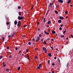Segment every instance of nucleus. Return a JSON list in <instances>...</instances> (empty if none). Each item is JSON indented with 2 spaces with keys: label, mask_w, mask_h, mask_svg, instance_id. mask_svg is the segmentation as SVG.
<instances>
[{
  "label": "nucleus",
  "mask_w": 73,
  "mask_h": 73,
  "mask_svg": "<svg viewBox=\"0 0 73 73\" xmlns=\"http://www.w3.org/2000/svg\"><path fill=\"white\" fill-rule=\"evenodd\" d=\"M24 18V17L18 16V20H23V19Z\"/></svg>",
  "instance_id": "nucleus-1"
},
{
  "label": "nucleus",
  "mask_w": 73,
  "mask_h": 73,
  "mask_svg": "<svg viewBox=\"0 0 73 73\" xmlns=\"http://www.w3.org/2000/svg\"><path fill=\"white\" fill-rule=\"evenodd\" d=\"M18 27H20L21 25V22H20V21H19L18 22Z\"/></svg>",
  "instance_id": "nucleus-2"
},
{
  "label": "nucleus",
  "mask_w": 73,
  "mask_h": 73,
  "mask_svg": "<svg viewBox=\"0 0 73 73\" xmlns=\"http://www.w3.org/2000/svg\"><path fill=\"white\" fill-rule=\"evenodd\" d=\"M40 37L39 36H37L36 38V42L38 41V40H40Z\"/></svg>",
  "instance_id": "nucleus-3"
},
{
  "label": "nucleus",
  "mask_w": 73,
  "mask_h": 73,
  "mask_svg": "<svg viewBox=\"0 0 73 73\" xmlns=\"http://www.w3.org/2000/svg\"><path fill=\"white\" fill-rule=\"evenodd\" d=\"M59 18L60 20H63V19H64V17H63L62 16H60L59 17Z\"/></svg>",
  "instance_id": "nucleus-4"
},
{
  "label": "nucleus",
  "mask_w": 73,
  "mask_h": 73,
  "mask_svg": "<svg viewBox=\"0 0 73 73\" xmlns=\"http://www.w3.org/2000/svg\"><path fill=\"white\" fill-rule=\"evenodd\" d=\"M58 2H60L61 3H63V1L62 0H58Z\"/></svg>",
  "instance_id": "nucleus-5"
},
{
  "label": "nucleus",
  "mask_w": 73,
  "mask_h": 73,
  "mask_svg": "<svg viewBox=\"0 0 73 73\" xmlns=\"http://www.w3.org/2000/svg\"><path fill=\"white\" fill-rule=\"evenodd\" d=\"M48 55L49 57H52V54L51 53H49L48 54Z\"/></svg>",
  "instance_id": "nucleus-6"
},
{
  "label": "nucleus",
  "mask_w": 73,
  "mask_h": 73,
  "mask_svg": "<svg viewBox=\"0 0 73 73\" xmlns=\"http://www.w3.org/2000/svg\"><path fill=\"white\" fill-rule=\"evenodd\" d=\"M42 49L43 50L45 51L46 50V48H45V47H43L42 48Z\"/></svg>",
  "instance_id": "nucleus-7"
},
{
  "label": "nucleus",
  "mask_w": 73,
  "mask_h": 73,
  "mask_svg": "<svg viewBox=\"0 0 73 73\" xmlns=\"http://www.w3.org/2000/svg\"><path fill=\"white\" fill-rule=\"evenodd\" d=\"M62 21L61 20H59L58 21V23H61Z\"/></svg>",
  "instance_id": "nucleus-8"
},
{
  "label": "nucleus",
  "mask_w": 73,
  "mask_h": 73,
  "mask_svg": "<svg viewBox=\"0 0 73 73\" xmlns=\"http://www.w3.org/2000/svg\"><path fill=\"white\" fill-rule=\"evenodd\" d=\"M17 24V21H15L14 22L15 25H16Z\"/></svg>",
  "instance_id": "nucleus-9"
},
{
  "label": "nucleus",
  "mask_w": 73,
  "mask_h": 73,
  "mask_svg": "<svg viewBox=\"0 0 73 73\" xmlns=\"http://www.w3.org/2000/svg\"><path fill=\"white\" fill-rule=\"evenodd\" d=\"M19 16H21V13L20 11H19Z\"/></svg>",
  "instance_id": "nucleus-10"
},
{
  "label": "nucleus",
  "mask_w": 73,
  "mask_h": 73,
  "mask_svg": "<svg viewBox=\"0 0 73 73\" xmlns=\"http://www.w3.org/2000/svg\"><path fill=\"white\" fill-rule=\"evenodd\" d=\"M3 58V56H0V59L1 60L2 58Z\"/></svg>",
  "instance_id": "nucleus-11"
},
{
  "label": "nucleus",
  "mask_w": 73,
  "mask_h": 73,
  "mask_svg": "<svg viewBox=\"0 0 73 73\" xmlns=\"http://www.w3.org/2000/svg\"><path fill=\"white\" fill-rule=\"evenodd\" d=\"M52 33H53V34L56 33V32H55L54 31H52Z\"/></svg>",
  "instance_id": "nucleus-12"
},
{
  "label": "nucleus",
  "mask_w": 73,
  "mask_h": 73,
  "mask_svg": "<svg viewBox=\"0 0 73 73\" xmlns=\"http://www.w3.org/2000/svg\"><path fill=\"white\" fill-rule=\"evenodd\" d=\"M35 59H36V60H37V58H38V57L37 56H35Z\"/></svg>",
  "instance_id": "nucleus-13"
},
{
  "label": "nucleus",
  "mask_w": 73,
  "mask_h": 73,
  "mask_svg": "<svg viewBox=\"0 0 73 73\" xmlns=\"http://www.w3.org/2000/svg\"><path fill=\"white\" fill-rule=\"evenodd\" d=\"M69 62H68L66 64V67H68V66H69Z\"/></svg>",
  "instance_id": "nucleus-14"
},
{
  "label": "nucleus",
  "mask_w": 73,
  "mask_h": 73,
  "mask_svg": "<svg viewBox=\"0 0 73 73\" xmlns=\"http://www.w3.org/2000/svg\"><path fill=\"white\" fill-rule=\"evenodd\" d=\"M70 2H71V1L70 0H69L68 2L67 3L68 4H70Z\"/></svg>",
  "instance_id": "nucleus-15"
},
{
  "label": "nucleus",
  "mask_w": 73,
  "mask_h": 73,
  "mask_svg": "<svg viewBox=\"0 0 73 73\" xmlns=\"http://www.w3.org/2000/svg\"><path fill=\"white\" fill-rule=\"evenodd\" d=\"M55 13H56V14H58V11H57V10H56L55 11Z\"/></svg>",
  "instance_id": "nucleus-16"
},
{
  "label": "nucleus",
  "mask_w": 73,
  "mask_h": 73,
  "mask_svg": "<svg viewBox=\"0 0 73 73\" xmlns=\"http://www.w3.org/2000/svg\"><path fill=\"white\" fill-rule=\"evenodd\" d=\"M48 64H50V60H48Z\"/></svg>",
  "instance_id": "nucleus-17"
},
{
  "label": "nucleus",
  "mask_w": 73,
  "mask_h": 73,
  "mask_svg": "<svg viewBox=\"0 0 73 73\" xmlns=\"http://www.w3.org/2000/svg\"><path fill=\"white\" fill-rule=\"evenodd\" d=\"M26 51L27 52H29V50L28 49H27L26 50Z\"/></svg>",
  "instance_id": "nucleus-18"
},
{
  "label": "nucleus",
  "mask_w": 73,
  "mask_h": 73,
  "mask_svg": "<svg viewBox=\"0 0 73 73\" xmlns=\"http://www.w3.org/2000/svg\"><path fill=\"white\" fill-rule=\"evenodd\" d=\"M50 48H51V49H52V50H54V49H53V46H51L50 47Z\"/></svg>",
  "instance_id": "nucleus-19"
},
{
  "label": "nucleus",
  "mask_w": 73,
  "mask_h": 73,
  "mask_svg": "<svg viewBox=\"0 0 73 73\" xmlns=\"http://www.w3.org/2000/svg\"><path fill=\"white\" fill-rule=\"evenodd\" d=\"M50 23H51V22L50 21H48V24H50Z\"/></svg>",
  "instance_id": "nucleus-20"
},
{
  "label": "nucleus",
  "mask_w": 73,
  "mask_h": 73,
  "mask_svg": "<svg viewBox=\"0 0 73 73\" xmlns=\"http://www.w3.org/2000/svg\"><path fill=\"white\" fill-rule=\"evenodd\" d=\"M68 11H66L65 12V13H66V14L67 15L68 14Z\"/></svg>",
  "instance_id": "nucleus-21"
},
{
  "label": "nucleus",
  "mask_w": 73,
  "mask_h": 73,
  "mask_svg": "<svg viewBox=\"0 0 73 73\" xmlns=\"http://www.w3.org/2000/svg\"><path fill=\"white\" fill-rule=\"evenodd\" d=\"M28 44L29 45H31V42H29Z\"/></svg>",
  "instance_id": "nucleus-22"
},
{
  "label": "nucleus",
  "mask_w": 73,
  "mask_h": 73,
  "mask_svg": "<svg viewBox=\"0 0 73 73\" xmlns=\"http://www.w3.org/2000/svg\"><path fill=\"white\" fill-rule=\"evenodd\" d=\"M37 68L38 69H40V67H39V66H38L37 67Z\"/></svg>",
  "instance_id": "nucleus-23"
},
{
  "label": "nucleus",
  "mask_w": 73,
  "mask_h": 73,
  "mask_svg": "<svg viewBox=\"0 0 73 73\" xmlns=\"http://www.w3.org/2000/svg\"><path fill=\"white\" fill-rule=\"evenodd\" d=\"M27 57H29V55H28V54H27Z\"/></svg>",
  "instance_id": "nucleus-24"
},
{
  "label": "nucleus",
  "mask_w": 73,
  "mask_h": 73,
  "mask_svg": "<svg viewBox=\"0 0 73 73\" xmlns=\"http://www.w3.org/2000/svg\"><path fill=\"white\" fill-rule=\"evenodd\" d=\"M52 65L53 66H54V65H55V64H54V63L53 62L52 64Z\"/></svg>",
  "instance_id": "nucleus-25"
},
{
  "label": "nucleus",
  "mask_w": 73,
  "mask_h": 73,
  "mask_svg": "<svg viewBox=\"0 0 73 73\" xmlns=\"http://www.w3.org/2000/svg\"><path fill=\"white\" fill-rule=\"evenodd\" d=\"M6 70L8 72L9 71V69L8 68H7L6 69Z\"/></svg>",
  "instance_id": "nucleus-26"
},
{
  "label": "nucleus",
  "mask_w": 73,
  "mask_h": 73,
  "mask_svg": "<svg viewBox=\"0 0 73 73\" xmlns=\"http://www.w3.org/2000/svg\"><path fill=\"white\" fill-rule=\"evenodd\" d=\"M27 27V25H25L23 26V27Z\"/></svg>",
  "instance_id": "nucleus-27"
},
{
  "label": "nucleus",
  "mask_w": 73,
  "mask_h": 73,
  "mask_svg": "<svg viewBox=\"0 0 73 73\" xmlns=\"http://www.w3.org/2000/svg\"><path fill=\"white\" fill-rule=\"evenodd\" d=\"M61 37H64V35H61Z\"/></svg>",
  "instance_id": "nucleus-28"
},
{
  "label": "nucleus",
  "mask_w": 73,
  "mask_h": 73,
  "mask_svg": "<svg viewBox=\"0 0 73 73\" xmlns=\"http://www.w3.org/2000/svg\"><path fill=\"white\" fill-rule=\"evenodd\" d=\"M20 69V67H19L18 68V70H19Z\"/></svg>",
  "instance_id": "nucleus-29"
},
{
  "label": "nucleus",
  "mask_w": 73,
  "mask_h": 73,
  "mask_svg": "<svg viewBox=\"0 0 73 73\" xmlns=\"http://www.w3.org/2000/svg\"><path fill=\"white\" fill-rule=\"evenodd\" d=\"M20 8H21V7H20V6H18V9H20Z\"/></svg>",
  "instance_id": "nucleus-30"
},
{
  "label": "nucleus",
  "mask_w": 73,
  "mask_h": 73,
  "mask_svg": "<svg viewBox=\"0 0 73 73\" xmlns=\"http://www.w3.org/2000/svg\"><path fill=\"white\" fill-rule=\"evenodd\" d=\"M41 66V64L40 63L39 65V67H40V66Z\"/></svg>",
  "instance_id": "nucleus-31"
},
{
  "label": "nucleus",
  "mask_w": 73,
  "mask_h": 73,
  "mask_svg": "<svg viewBox=\"0 0 73 73\" xmlns=\"http://www.w3.org/2000/svg\"><path fill=\"white\" fill-rule=\"evenodd\" d=\"M46 33L47 32L46 31H44V34H45V35H46Z\"/></svg>",
  "instance_id": "nucleus-32"
},
{
  "label": "nucleus",
  "mask_w": 73,
  "mask_h": 73,
  "mask_svg": "<svg viewBox=\"0 0 73 73\" xmlns=\"http://www.w3.org/2000/svg\"><path fill=\"white\" fill-rule=\"evenodd\" d=\"M9 58H12V55H11V54L10 55V56Z\"/></svg>",
  "instance_id": "nucleus-33"
},
{
  "label": "nucleus",
  "mask_w": 73,
  "mask_h": 73,
  "mask_svg": "<svg viewBox=\"0 0 73 73\" xmlns=\"http://www.w3.org/2000/svg\"><path fill=\"white\" fill-rule=\"evenodd\" d=\"M7 25H9V23L8 22H7Z\"/></svg>",
  "instance_id": "nucleus-34"
},
{
  "label": "nucleus",
  "mask_w": 73,
  "mask_h": 73,
  "mask_svg": "<svg viewBox=\"0 0 73 73\" xmlns=\"http://www.w3.org/2000/svg\"><path fill=\"white\" fill-rule=\"evenodd\" d=\"M7 49H9V46H7Z\"/></svg>",
  "instance_id": "nucleus-35"
},
{
  "label": "nucleus",
  "mask_w": 73,
  "mask_h": 73,
  "mask_svg": "<svg viewBox=\"0 0 73 73\" xmlns=\"http://www.w3.org/2000/svg\"><path fill=\"white\" fill-rule=\"evenodd\" d=\"M65 32H66V30H65L63 32V33L64 34V33H65Z\"/></svg>",
  "instance_id": "nucleus-36"
},
{
  "label": "nucleus",
  "mask_w": 73,
  "mask_h": 73,
  "mask_svg": "<svg viewBox=\"0 0 73 73\" xmlns=\"http://www.w3.org/2000/svg\"><path fill=\"white\" fill-rule=\"evenodd\" d=\"M32 41H35V39L33 38L32 39Z\"/></svg>",
  "instance_id": "nucleus-37"
},
{
  "label": "nucleus",
  "mask_w": 73,
  "mask_h": 73,
  "mask_svg": "<svg viewBox=\"0 0 73 73\" xmlns=\"http://www.w3.org/2000/svg\"><path fill=\"white\" fill-rule=\"evenodd\" d=\"M63 26H64V25H60V26L61 27H63Z\"/></svg>",
  "instance_id": "nucleus-38"
},
{
  "label": "nucleus",
  "mask_w": 73,
  "mask_h": 73,
  "mask_svg": "<svg viewBox=\"0 0 73 73\" xmlns=\"http://www.w3.org/2000/svg\"><path fill=\"white\" fill-rule=\"evenodd\" d=\"M34 7V6L33 5V6L32 7L31 9V10H32V9H33V7Z\"/></svg>",
  "instance_id": "nucleus-39"
},
{
  "label": "nucleus",
  "mask_w": 73,
  "mask_h": 73,
  "mask_svg": "<svg viewBox=\"0 0 73 73\" xmlns=\"http://www.w3.org/2000/svg\"><path fill=\"white\" fill-rule=\"evenodd\" d=\"M48 11H47V12L46 13V16H47V15L48 14Z\"/></svg>",
  "instance_id": "nucleus-40"
},
{
  "label": "nucleus",
  "mask_w": 73,
  "mask_h": 73,
  "mask_svg": "<svg viewBox=\"0 0 73 73\" xmlns=\"http://www.w3.org/2000/svg\"><path fill=\"white\" fill-rule=\"evenodd\" d=\"M54 1H53V2L52 3V4L53 5V4H54Z\"/></svg>",
  "instance_id": "nucleus-41"
},
{
  "label": "nucleus",
  "mask_w": 73,
  "mask_h": 73,
  "mask_svg": "<svg viewBox=\"0 0 73 73\" xmlns=\"http://www.w3.org/2000/svg\"><path fill=\"white\" fill-rule=\"evenodd\" d=\"M2 38L3 39V40H4V39L5 38L3 37H2Z\"/></svg>",
  "instance_id": "nucleus-42"
},
{
  "label": "nucleus",
  "mask_w": 73,
  "mask_h": 73,
  "mask_svg": "<svg viewBox=\"0 0 73 73\" xmlns=\"http://www.w3.org/2000/svg\"><path fill=\"white\" fill-rule=\"evenodd\" d=\"M39 37H41L42 36V35L40 34L39 35Z\"/></svg>",
  "instance_id": "nucleus-43"
},
{
  "label": "nucleus",
  "mask_w": 73,
  "mask_h": 73,
  "mask_svg": "<svg viewBox=\"0 0 73 73\" xmlns=\"http://www.w3.org/2000/svg\"><path fill=\"white\" fill-rule=\"evenodd\" d=\"M59 30H62V28L61 27H60L59 28Z\"/></svg>",
  "instance_id": "nucleus-44"
},
{
  "label": "nucleus",
  "mask_w": 73,
  "mask_h": 73,
  "mask_svg": "<svg viewBox=\"0 0 73 73\" xmlns=\"http://www.w3.org/2000/svg\"><path fill=\"white\" fill-rule=\"evenodd\" d=\"M49 33L48 32L46 33V35H49Z\"/></svg>",
  "instance_id": "nucleus-45"
},
{
  "label": "nucleus",
  "mask_w": 73,
  "mask_h": 73,
  "mask_svg": "<svg viewBox=\"0 0 73 73\" xmlns=\"http://www.w3.org/2000/svg\"><path fill=\"white\" fill-rule=\"evenodd\" d=\"M44 53H47V50H45V51L44 52Z\"/></svg>",
  "instance_id": "nucleus-46"
},
{
  "label": "nucleus",
  "mask_w": 73,
  "mask_h": 73,
  "mask_svg": "<svg viewBox=\"0 0 73 73\" xmlns=\"http://www.w3.org/2000/svg\"><path fill=\"white\" fill-rule=\"evenodd\" d=\"M70 36H71V37H72V38H73V35H70Z\"/></svg>",
  "instance_id": "nucleus-47"
},
{
  "label": "nucleus",
  "mask_w": 73,
  "mask_h": 73,
  "mask_svg": "<svg viewBox=\"0 0 73 73\" xmlns=\"http://www.w3.org/2000/svg\"><path fill=\"white\" fill-rule=\"evenodd\" d=\"M47 41H49L50 40V39L49 38H48L47 40Z\"/></svg>",
  "instance_id": "nucleus-48"
},
{
  "label": "nucleus",
  "mask_w": 73,
  "mask_h": 73,
  "mask_svg": "<svg viewBox=\"0 0 73 73\" xmlns=\"http://www.w3.org/2000/svg\"><path fill=\"white\" fill-rule=\"evenodd\" d=\"M6 66V65H5V64H4L3 65V67H5V66Z\"/></svg>",
  "instance_id": "nucleus-49"
},
{
  "label": "nucleus",
  "mask_w": 73,
  "mask_h": 73,
  "mask_svg": "<svg viewBox=\"0 0 73 73\" xmlns=\"http://www.w3.org/2000/svg\"><path fill=\"white\" fill-rule=\"evenodd\" d=\"M44 42L45 44H46V42L45 41H44Z\"/></svg>",
  "instance_id": "nucleus-50"
},
{
  "label": "nucleus",
  "mask_w": 73,
  "mask_h": 73,
  "mask_svg": "<svg viewBox=\"0 0 73 73\" xmlns=\"http://www.w3.org/2000/svg\"><path fill=\"white\" fill-rule=\"evenodd\" d=\"M17 49H18V48L17 47H16L15 48V50H17Z\"/></svg>",
  "instance_id": "nucleus-51"
},
{
  "label": "nucleus",
  "mask_w": 73,
  "mask_h": 73,
  "mask_svg": "<svg viewBox=\"0 0 73 73\" xmlns=\"http://www.w3.org/2000/svg\"><path fill=\"white\" fill-rule=\"evenodd\" d=\"M11 35H9L8 36V37H11Z\"/></svg>",
  "instance_id": "nucleus-52"
},
{
  "label": "nucleus",
  "mask_w": 73,
  "mask_h": 73,
  "mask_svg": "<svg viewBox=\"0 0 73 73\" xmlns=\"http://www.w3.org/2000/svg\"><path fill=\"white\" fill-rule=\"evenodd\" d=\"M50 5H52V3H50Z\"/></svg>",
  "instance_id": "nucleus-53"
},
{
  "label": "nucleus",
  "mask_w": 73,
  "mask_h": 73,
  "mask_svg": "<svg viewBox=\"0 0 73 73\" xmlns=\"http://www.w3.org/2000/svg\"><path fill=\"white\" fill-rule=\"evenodd\" d=\"M48 32H50V29H49L48 30Z\"/></svg>",
  "instance_id": "nucleus-54"
},
{
  "label": "nucleus",
  "mask_w": 73,
  "mask_h": 73,
  "mask_svg": "<svg viewBox=\"0 0 73 73\" xmlns=\"http://www.w3.org/2000/svg\"><path fill=\"white\" fill-rule=\"evenodd\" d=\"M19 53H21V51H19Z\"/></svg>",
  "instance_id": "nucleus-55"
},
{
  "label": "nucleus",
  "mask_w": 73,
  "mask_h": 73,
  "mask_svg": "<svg viewBox=\"0 0 73 73\" xmlns=\"http://www.w3.org/2000/svg\"><path fill=\"white\" fill-rule=\"evenodd\" d=\"M58 5H59V4H58L56 6L57 7H58Z\"/></svg>",
  "instance_id": "nucleus-56"
},
{
  "label": "nucleus",
  "mask_w": 73,
  "mask_h": 73,
  "mask_svg": "<svg viewBox=\"0 0 73 73\" xmlns=\"http://www.w3.org/2000/svg\"><path fill=\"white\" fill-rule=\"evenodd\" d=\"M57 59V57H54V59Z\"/></svg>",
  "instance_id": "nucleus-57"
},
{
  "label": "nucleus",
  "mask_w": 73,
  "mask_h": 73,
  "mask_svg": "<svg viewBox=\"0 0 73 73\" xmlns=\"http://www.w3.org/2000/svg\"><path fill=\"white\" fill-rule=\"evenodd\" d=\"M23 37H26V36L25 35H23Z\"/></svg>",
  "instance_id": "nucleus-58"
},
{
  "label": "nucleus",
  "mask_w": 73,
  "mask_h": 73,
  "mask_svg": "<svg viewBox=\"0 0 73 73\" xmlns=\"http://www.w3.org/2000/svg\"><path fill=\"white\" fill-rule=\"evenodd\" d=\"M58 61L59 62H60V60H59V59H58Z\"/></svg>",
  "instance_id": "nucleus-59"
},
{
  "label": "nucleus",
  "mask_w": 73,
  "mask_h": 73,
  "mask_svg": "<svg viewBox=\"0 0 73 73\" xmlns=\"http://www.w3.org/2000/svg\"><path fill=\"white\" fill-rule=\"evenodd\" d=\"M40 29H38V31H40Z\"/></svg>",
  "instance_id": "nucleus-60"
},
{
  "label": "nucleus",
  "mask_w": 73,
  "mask_h": 73,
  "mask_svg": "<svg viewBox=\"0 0 73 73\" xmlns=\"http://www.w3.org/2000/svg\"><path fill=\"white\" fill-rule=\"evenodd\" d=\"M37 24H40V23H39V22H38L37 23Z\"/></svg>",
  "instance_id": "nucleus-61"
},
{
  "label": "nucleus",
  "mask_w": 73,
  "mask_h": 73,
  "mask_svg": "<svg viewBox=\"0 0 73 73\" xmlns=\"http://www.w3.org/2000/svg\"><path fill=\"white\" fill-rule=\"evenodd\" d=\"M13 35H14V34H13L12 35V37H13Z\"/></svg>",
  "instance_id": "nucleus-62"
},
{
  "label": "nucleus",
  "mask_w": 73,
  "mask_h": 73,
  "mask_svg": "<svg viewBox=\"0 0 73 73\" xmlns=\"http://www.w3.org/2000/svg\"><path fill=\"white\" fill-rule=\"evenodd\" d=\"M5 64V63L4 62H3V65H4V64Z\"/></svg>",
  "instance_id": "nucleus-63"
},
{
  "label": "nucleus",
  "mask_w": 73,
  "mask_h": 73,
  "mask_svg": "<svg viewBox=\"0 0 73 73\" xmlns=\"http://www.w3.org/2000/svg\"><path fill=\"white\" fill-rule=\"evenodd\" d=\"M52 73H54V72L53 71H52Z\"/></svg>",
  "instance_id": "nucleus-64"
}]
</instances>
